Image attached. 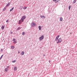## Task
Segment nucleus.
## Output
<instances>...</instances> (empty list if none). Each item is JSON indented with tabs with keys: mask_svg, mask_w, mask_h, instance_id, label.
Wrapping results in <instances>:
<instances>
[{
	"mask_svg": "<svg viewBox=\"0 0 77 77\" xmlns=\"http://www.w3.org/2000/svg\"><path fill=\"white\" fill-rule=\"evenodd\" d=\"M62 42V38H60L58 40V42H57V44L61 43Z\"/></svg>",
	"mask_w": 77,
	"mask_h": 77,
	"instance_id": "1",
	"label": "nucleus"
},
{
	"mask_svg": "<svg viewBox=\"0 0 77 77\" xmlns=\"http://www.w3.org/2000/svg\"><path fill=\"white\" fill-rule=\"evenodd\" d=\"M26 16H23L22 17L21 20L22 22H23V21H24V20H25V19H26Z\"/></svg>",
	"mask_w": 77,
	"mask_h": 77,
	"instance_id": "2",
	"label": "nucleus"
},
{
	"mask_svg": "<svg viewBox=\"0 0 77 77\" xmlns=\"http://www.w3.org/2000/svg\"><path fill=\"white\" fill-rule=\"evenodd\" d=\"M39 39H40V41H41V40H42V39H44L43 35H42L41 37H40Z\"/></svg>",
	"mask_w": 77,
	"mask_h": 77,
	"instance_id": "3",
	"label": "nucleus"
},
{
	"mask_svg": "<svg viewBox=\"0 0 77 77\" xmlns=\"http://www.w3.org/2000/svg\"><path fill=\"white\" fill-rule=\"evenodd\" d=\"M36 26V24L35 23H31V26L32 27H35V26Z\"/></svg>",
	"mask_w": 77,
	"mask_h": 77,
	"instance_id": "4",
	"label": "nucleus"
},
{
	"mask_svg": "<svg viewBox=\"0 0 77 77\" xmlns=\"http://www.w3.org/2000/svg\"><path fill=\"white\" fill-rule=\"evenodd\" d=\"M19 23H18V24H21V23H22V20H20L19 21Z\"/></svg>",
	"mask_w": 77,
	"mask_h": 77,
	"instance_id": "5",
	"label": "nucleus"
},
{
	"mask_svg": "<svg viewBox=\"0 0 77 77\" xmlns=\"http://www.w3.org/2000/svg\"><path fill=\"white\" fill-rule=\"evenodd\" d=\"M1 29H2V30H4V29H5V26H4V25H3L2 26Z\"/></svg>",
	"mask_w": 77,
	"mask_h": 77,
	"instance_id": "6",
	"label": "nucleus"
},
{
	"mask_svg": "<svg viewBox=\"0 0 77 77\" xmlns=\"http://www.w3.org/2000/svg\"><path fill=\"white\" fill-rule=\"evenodd\" d=\"M41 28H42V27H41V26H39L38 29L39 30H41Z\"/></svg>",
	"mask_w": 77,
	"mask_h": 77,
	"instance_id": "7",
	"label": "nucleus"
},
{
	"mask_svg": "<svg viewBox=\"0 0 77 77\" xmlns=\"http://www.w3.org/2000/svg\"><path fill=\"white\" fill-rule=\"evenodd\" d=\"M10 5H11V3H8L6 5V7L7 6H9Z\"/></svg>",
	"mask_w": 77,
	"mask_h": 77,
	"instance_id": "8",
	"label": "nucleus"
},
{
	"mask_svg": "<svg viewBox=\"0 0 77 77\" xmlns=\"http://www.w3.org/2000/svg\"><path fill=\"white\" fill-rule=\"evenodd\" d=\"M14 7H13L12 8H11L10 10V11L11 12V11H13V10H14Z\"/></svg>",
	"mask_w": 77,
	"mask_h": 77,
	"instance_id": "9",
	"label": "nucleus"
},
{
	"mask_svg": "<svg viewBox=\"0 0 77 77\" xmlns=\"http://www.w3.org/2000/svg\"><path fill=\"white\" fill-rule=\"evenodd\" d=\"M40 17L41 18L43 19V18H44L45 17H44V16L41 15Z\"/></svg>",
	"mask_w": 77,
	"mask_h": 77,
	"instance_id": "10",
	"label": "nucleus"
},
{
	"mask_svg": "<svg viewBox=\"0 0 77 77\" xmlns=\"http://www.w3.org/2000/svg\"><path fill=\"white\" fill-rule=\"evenodd\" d=\"M62 20H63V18H62V17H60V20L61 21H62Z\"/></svg>",
	"mask_w": 77,
	"mask_h": 77,
	"instance_id": "11",
	"label": "nucleus"
},
{
	"mask_svg": "<svg viewBox=\"0 0 77 77\" xmlns=\"http://www.w3.org/2000/svg\"><path fill=\"white\" fill-rule=\"evenodd\" d=\"M59 36H60L59 35H58V36H57L56 37V39H59Z\"/></svg>",
	"mask_w": 77,
	"mask_h": 77,
	"instance_id": "12",
	"label": "nucleus"
},
{
	"mask_svg": "<svg viewBox=\"0 0 77 77\" xmlns=\"http://www.w3.org/2000/svg\"><path fill=\"white\" fill-rule=\"evenodd\" d=\"M24 52L22 51L21 53V55H24Z\"/></svg>",
	"mask_w": 77,
	"mask_h": 77,
	"instance_id": "13",
	"label": "nucleus"
},
{
	"mask_svg": "<svg viewBox=\"0 0 77 77\" xmlns=\"http://www.w3.org/2000/svg\"><path fill=\"white\" fill-rule=\"evenodd\" d=\"M12 62V63H15V62H16V60H13Z\"/></svg>",
	"mask_w": 77,
	"mask_h": 77,
	"instance_id": "14",
	"label": "nucleus"
},
{
	"mask_svg": "<svg viewBox=\"0 0 77 77\" xmlns=\"http://www.w3.org/2000/svg\"><path fill=\"white\" fill-rule=\"evenodd\" d=\"M27 9V7H24L23 8V9L24 10L26 9Z\"/></svg>",
	"mask_w": 77,
	"mask_h": 77,
	"instance_id": "15",
	"label": "nucleus"
},
{
	"mask_svg": "<svg viewBox=\"0 0 77 77\" xmlns=\"http://www.w3.org/2000/svg\"><path fill=\"white\" fill-rule=\"evenodd\" d=\"M15 48V47L14 46H11V49H14Z\"/></svg>",
	"mask_w": 77,
	"mask_h": 77,
	"instance_id": "16",
	"label": "nucleus"
},
{
	"mask_svg": "<svg viewBox=\"0 0 77 77\" xmlns=\"http://www.w3.org/2000/svg\"><path fill=\"white\" fill-rule=\"evenodd\" d=\"M20 29H21V28L20 27H19L17 29V30H19Z\"/></svg>",
	"mask_w": 77,
	"mask_h": 77,
	"instance_id": "17",
	"label": "nucleus"
},
{
	"mask_svg": "<svg viewBox=\"0 0 77 77\" xmlns=\"http://www.w3.org/2000/svg\"><path fill=\"white\" fill-rule=\"evenodd\" d=\"M17 68L16 67H15L14 68V71H16V70L17 69Z\"/></svg>",
	"mask_w": 77,
	"mask_h": 77,
	"instance_id": "18",
	"label": "nucleus"
},
{
	"mask_svg": "<svg viewBox=\"0 0 77 77\" xmlns=\"http://www.w3.org/2000/svg\"><path fill=\"white\" fill-rule=\"evenodd\" d=\"M71 5H70L69 6V10L70 9H71Z\"/></svg>",
	"mask_w": 77,
	"mask_h": 77,
	"instance_id": "19",
	"label": "nucleus"
},
{
	"mask_svg": "<svg viewBox=\"0 0 77 77\" xmlns=\"http://www.w3.org/2000/svg\"><path fill=\"white\" fill-rule=\"evenodd\" d=\"M23 7L22 6H20V9H23Z\"/></svg>",
	"mask_w": 77,
	"mask_h": 77,
	"instance_id": "20",
	"label": "nucleus"
},
{
	"mask_svg": "<svg viewBox=\"0 0 77 77\" xmlns=\"http://www.w3.org/2000/svg\"><path fill=\"white\" fill-rule=\"evenodd\" d=\"M76 2V0H74V1L73 2V3H75Z\"/></svg>",
	"mask_w": 77,
	"mask_h": 77,
	"instance_id": "21",
	"label": "nucleus"
},
{
	"mask_svg": "<svg viewBox=\"0 0 77 77\" xmlns=\"http://www.w3.org/2000/svg\"><path fill=\"white\" fill-rule=\"evenodd\" d=\"M6 8H4V9H3V12H4V11H5V10H6Z\"/></svg>",
	"mask_w": 77,
	"mask_h": 77,
	"instance_id": "22",
	"label": "nucleus"
},
{
	"mask_svg": "<svg viewBox=\"0 0 77 77\" xmlns=\"http://www.w3.org/2000/svg\"><path fill=\"white\" fill-rule=\"evenodd\" d=\"M24 33H25V32H23L22 33L23 35H24Z\"/></svg>",
	"mask_w": 77,
	"mask_h": 77,
	"instance_id": "23",
	"label": "nucleus"
},
{
	"mask_svg": "<svg viewBox=\"0 0 77 77\" xmlns=\"http://www.w3.org/2000/svg\"><path fill=\"white\" fill-rule=\"evenodd\" d=\"M3 55H2L1 56V57H0V58L2 59V58L3 57Z\"/></svg>",
	"mask_w": 77,
	"mask_h": 77,
	"instance_id": "24",
	"label": "nucleus"
},
{
	"mask_svg": "<svg viewBox=\"0 0 77 77\" xmlns=\"http://www.w3.org/2000/svg\"><path fill=\"white\" fill-rule=\"evenodd\" d=\"M60 0H57L56 1V3H57Z\"/></svg>",
	"mask_w": 77,
	"mask_h": 77,
	"instance_id": "25",
	"label": "nucleus"
},
{
	"mask_svg": "<svg viewBox=\"0 0 77 77\" xmlns=\"http://www.w3.org/2000/svg\"><path fill=\"white\" fill-rule=\"evenodd\" d=\"M55 40V41H58V39L56 38Z\"/></svg>",
	"mask_w": 77,
	"mask_h": 77,
	"instance_id": "26",
	"label": "nucleus"
},
{
	"mask_svg": "<svg viewBox=\"0 0 77 77\" xmlns=\"http://www.w3.org/2000/svg\"><path fill=\"white\" fill-rule=\"evenodd\" d=\"M6 23H8L9 22V20H8L6 21Z\"/></svg>",
	"mask_w": 77,
	"mask_h": 77,
	"instance_id": "27",
	"label": "nucleus"
},
{
	"mask_svg": "<svg viewBox=\"0 0 77 77\" xmlns=\"http://www.w3.org/2000/svg\"><path fill=\"white\" fill-rule=\"evenodd\" d=\"M14 42V44H16V43H17V41H15L14 42Z\"/></svg>",
	"mask_w": 77,
	"mask_h": 77,
	"instance_id": "28",
	"label": "nucleus"
},
{
	"mask_svg": "<svg viewBox=\"0 0 77 77\" xmlns=\"http://www.w3.org/2000/svg\"><path fill=\"white\" fill-rule=\"evenodd\" d=\"M16 40V39L15 38H14L13 39V41H15Z\"/></svg>",
	"mask_w": 77,
	"mask_h": 77,
	"instance_id": "29",
	"label": "nucleus"
},
{
	"mask_svg": "<svg viewBox=\"0 0 77 77\" xmlns=\"http://www.w3.org/2000/svg\"><path fill=\"white\" fill-rule=\"evenodd\" d=\"M7 69H6V68L5 69V71L6 72V71H7Z\"/></svg>",
	"mask_w": 77,
	"mask_h": 77,
	"instance_id": "30",
	"label": "nucleus"
},
{
	"mask_svg": "<svg viewBox=\"0 0 77 77\" xmlns=\"http://www.w3.org/2000/svg\"><path fill=\"white\" fill-rule=\"evenodd\" d=\"M7 67L8 68H10V67L9 66H7Z\"/></svg>",
	"mask_w": 77,
	"mask_h": 77,
	"instance_id": "31",
	"label": "nucleus"
},
{
	"mask_svg": "<svg viewBox=\"0 0 77 77\" xmlns=\"http://www.w3.org/2000/svg\"><path fill=\"white\" fill-rule=\"evenodd\" d=\"M53 1H54V2H56V1H57V0H53Z\"/></svg>",
	"mask_w": 77,
	"mask_h": 77,
	"instance_id": "32",
	"label": "nucleus"
},
{
	"mask_svg": "<svg viewBox=\"0 0 77 77\" xmlns=\"http://www.w3.org/2000/svg\"><path fill=\"white\" fill-rule=\"evenodd\" d=\"M12 33H13L12 32H11V34H12Z\"/></svg>",
	"mask_w": 77,
	"mask_h": 77,
	"instance_id": "33",
	"label": "nucleus"
},
{
	"mask_svg": "<svg viewBox=\"0 0 77 77\" xmlns=\"http://www.w3.org/2000/svg\"><path fill=\"white\" fill-rule=\"evenodd\" d=\"M1 51L2 52L3 51V49H1Z\"/></svg>",
	"mask_w": 77,
	"mask_h": 77,
	"instance_id": "34",
	"label": "nucleus"
},
{
	"mask_svg": "<svg viewBox=\"0 0 77 77\" xmlns=\"http://www.w3.org/2000/svg\"><path fill=\"white\" fill-rule=\"evenodd\" d=\"M49 62L50 63V62H51V61L49 60Z\"/></svg>",
	"mask_w": 77,
	"mask_h": 77,
	"instance_id": "35",
	"label": "nucleus"
},
{
	"mask_svg": "<svg viewBox=\"0 0 77 77\" xmlns=\"http://www.w3.org/2000/svg\"><path fill=\"white\" fill-rule=\"evenodd\" d=\"M45 56V54H43V56Z\"/></svg>",
	"mask_w": 77,
	"mask_h": 77,
	"instance_id": "36",
	"label": "nucleus"
},
{
	"mask_svg": "<svg viewBox=\"0 0 77 77\" xmlns=\"http://www.w3.org/2000/svg\"><path fill=\"white\" fill-rule=\"evenodd\" d=\"M18 53H20V52H19V51H18Z\"/></svg>",
	"mask_w": 77,
	"mask_h": 77,
	"instance_id": "37",
	"label": "nucleus"
},
{
	"mask_svg": "<svg viewBox=\"0 0 77 77\" xmlns=\"http://www.w3.org/2000/svg\"><path fill=\"white\" fill-rule=\"evenodd\" d=\"M31 60H32V59H31Z\"/></svg>",
	"mask_w": 77,
	"mask_h": 77,
	"instance_id": "38",
	"label": "nucleus"
}]
</instances>
